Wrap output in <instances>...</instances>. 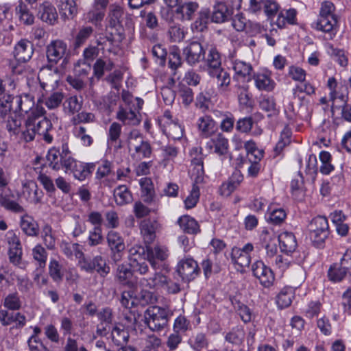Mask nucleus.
Segmentation results:
<instances>
[{
	"label": "nucleus",
	"instance_id": "ea45409f",
	"mask_svg": "<svg viewBox=\"0 0 351 351\" xmlns=\"http://www.w3.org/2000/svg\"><path fill=\"white\" fill-rule=\"evenodd\" d=\"M82 104V98H78L77 96L69 97L63 103L64 110L69 114L73 115L81 110Z\"/></svg>",
	"mask_w": 351,
	"mask_h": 351
},
{
	"label": "nucleus",
	"instance_id": "f704fd0d",
	"mask_svg": "<svg viewBox=\"0 0 351 351\" xmlns=\"http://www.w3.org/2000/svg\"><path fill=\"white\" fill-rule=\"evenodd\" d=\"M141 187V197L143 201L150 204L154 201V189L152 180L149 178H143L140 180Z\"/></svg>",
	"mask_w": 351,
	"mask_h": 351
},
{
	"label": "nucleus",
	"instance_id": "69168bd1",
	"mask_svg": "<svg viewBox=\"0 0 351 351\" xmlns=\"http://www.w3.org/2000/svg\"><path fill=\"white\" fill-rule=\"evenodd\" d=\"M165 131L173 139H180L183 135V129L181 125L173 121L167 123Z\"/></svg>",
	"mask_w": 351,
	"mask_h": 351
},
{
	"label": "nucleus",
	"instance_id": "473e14b6",
	"mask_svg": "<svg viewBox=\"0 0 351 351\" xmlns=\"http://www.w3.org/2000/svg\"><path fill=\"white\" fill-rule=\"evenodd\" d=\"M178 223L181 229L188 234H196L199 231V226L195 219L189 215L180 217Z\"/></svg>",
	"mask_w": 351,
	"mask_h": 351
},
{
	"label": "nucleus",
	"instance_id": "20e7f679",
	"mask_svg": "<svg viewBox=\"0 0 351 351\" xmlns=\"http://www.w3.org/2000/svg\"><path fill=\"white\" fill-rule=\"evenodd\" d=\"M130 151L133 150V158L140 159L149 158L152 154V147L148 141H145L143 134L137 130H132L128 138Z\"/></svg>",
	"mask_w": 351,
	"mask_h": 351
},
{
	"label": "nucleus",
	"instance_id": "39448f33",
	"mask_svg": "<svg viewBox=\"0 0 351 351\" xmlns=\"http://www.w3.org/2000/svg\"><path fill=\"white\" fill-rule=\"evenodd\" d=\"M8 180L4 171L0 167V206L5 210L14 213H22L25 208L18 202L13 200L14 194L10 189H6Z\"/></svg>",
	"mask_w": 351,
	"mask_h": 351
},
{
	"label": "nucleus",
	"instance_id": "8fccbe9b",
	"mask_svg": "<svg viewBox=\"0 0 351 351\" xmlns=\"http://www.w3.org/2000/svg\"><path fill=\"white\" fill-rule=\"evenodd\" d=\"M343 270L339 263H334L328 269V276L329 280L335 282L343 280V279L348 276Z\"/></svg>",
	"mask_w": 351,
	"mask_h": 351
},
{
	"label": "nucleus",
	"instance_id": "79ce46f5",
	"mask_svg": "<svg viewBox=\"0 0 351 351\" xmlns=\"http://www.w3.org/2000/svg\"><path fill=\"white\" fill-rule=\"evenodd\" d=\"M3 306L8 310L18 311L22 306V302L17 291L8 294L3 301Z\"/></svg>",
	"mask_w": 351,
	"mask_h": 351
},
{
	"label": "nucleus",
	"instance_id": "c85d7f7f",
	"mask_svg": "<svg viewBox=\"0 0 351 351\" xmlns=\"http://www.w3.org/2000/svg\"><path fill=\"white\" fill-rule=\"evenodd\" d=\"M40 18L50 25H54L58 19V14L54 6L48 2L40 5L39 8Z\"/></svg>",
	"mask_w": 351,
	"mask_h": 351
},
{
	"label": "nucleus",
	"instance_id": "2eb2a0df",
	"mask_svg": "<svg viewBox=\"0 0 351 351\" xmlns=\"http://www.w3.org/2000/svg\"><path fill=\"white\" fill-rule=\"evenodd\" d=\"M34 45L27 39L20 40L15 45L13 55L18 62H27L34 53Z\"/></svg>",
	"mask_w": 351,
	"mask_h": 351
},
{
	"label": "nucleus",
	"instance_id": "f3484780",
	"mask_svg": "<svg viewBox=\"0 0 351 351\" xmlns=\"http://www.w3.org/2000/svg\"><path fill=\"white\" fill-rule=\"evenodd\" d=\"M161 226L160 223L155 219L150 218L141 221L140 223V230L143 239L146 243H152L155 238L156 234L160 231Z\"/></svg>",
	"mask_w": 351,
	"mask_h": 351
},
{
	"label": "nucleus",
	"instance_id": "a18cd8bd",
	"mask_svg": "<svg viewBox=\"0 0 351 351\" xmlns=\"http://www.w3.org/2000/svg\"><path fill=\"white\" fill-rule=\"evenodd\" d=\"M293 292L291 287L282 289L277 295L276 303L279 308H284L291 305Z\"/></svg>",
	"mask_w": 351,
	"mask_h": 351
},
{
	"label": "nucleus",
	"instance_id": "cd10ccee",
	"mask_svg": "<svg viewBox=\"0 0 351 351\" xmlns=\"http://www.w3.org/2000/svg\"><path fill=\"white\" fill-rule=\"evenodd\" d=\"M230 16V12L227 5L222 2L215 5L212 14H210V21L215 23H221L226 21Z\"/></svg>",
	"mask_w": 351,
	"mask_h": 351
},
{
	"label": "nucleus",
	"instance_id": "774afa93",
	"mask_svg": "<svg viewBox=\"0 0 351 351\" xmlns=\"http://www.w3.org/2000/svg\"><path fill=\"white\" fill-rule=\"evenodd\" d=\"M13 96L11 95H4L0 97V117L5 116L12 109Z\"/></svg>",
	"mask_w": 351,
	"mask_h": 351
},
{
	"label": "nucleus",
	"instance_id": "3c124183",
	"mask_svg": "<svg viewBox=\"0 0 351 351\" xmlns=\"http://www.w3.org/2000/svg\"><path fill=\"white\" fill-rule=\"evenodd\" d=\"M337 22L335 16H319L316 23V27L319 30L329 32L332 30L334 26L337 24Z\"/></svg>",
	"mask_w": 351,
	"mask_h": 351
},
{
	"label": "nucleus",
	"instance_id": "393cba45",
	"mask_svg": "<svg viewBox=\"0 0 351 351\" xmlns=\"http://www.w3.org/2000/svg\"><path fill=\"white\" fill-rule=\"evenodd\" d=\"M23 214L21 217L20 226L23 232L30 237H35L38 234L39 227L34 219L27 215L25 210L22 213Z\"/></svg>",
	"mask_w": 351,
	"mask_h": 351
},
{
	"label": "nucleus",
	"instance_id": "4d7b16f0",
	"mask_svg": "<svg viewBox=\"0 0 351 351\" xmlns=\"http://www.w3.org/2000/svg\"><path fill=\"white\" fill-rule=\"evenodd\" d=\"M79 247L80 245L77 243L63 242L61 244V250L65 256H66L68 258H70L75 253L77 257L78 255H80V256H78L80 260L82 256H84V254Z\"/></svg>",
	"mask_w": 351,
	"mask_h": 351
},
{
	"label": "nucleus",
	"instance_id": "9d476101",
	"mask_svg": "<svg viewBox=\"0 0 351 351\" xmlns=\"http://www.w3.org/2000/svg\"><path fill=\"white\" fill-rule=\"evenodd\" d=\"M253 275L259 280L262 286L269 288L273 285L275 277L272 270L261 261L252 264Z\"/></svg>",
	"mask_w": 351,
	"mask_h": 351
},
{
	"label": "nucleus",
	"instance_id": "58836bf2",
	"mask_svg": "<svg viewBox=\"0 0 351 351\" xmlns=\"http://www.w3.org/2000/svg\"><path fill=\"white\" fill-rule=\"evenodd\" d=\"M208 74L216 79L217 85L221 88L227 87L230 83V74L221 67L209 71Z\"/></svg>",
	"mask_w": 351,
	"mask_h": 351
},
{
	"label": "nucleus",
	"instance_id": "49530a36",
	"mask_svg": "<svg viewBox=\"0 0 351 351\" xmlns=\"http://www.w3.org/2000/svg\"><path fill=\"white\" fill-rule=\"evenodd\" d=\"M297 12L295 9H289L284 13L281 11L277 17L276 25L278 27L282 28L285 26L286 23L289 24H295L296 20Z\"/></svg>",
	"mask_w": 351,
	"mask_h": 351
},
{
	"label": "nucleus",
	"instance_id": "72a5a7b5",
	"mask_svg": "<svg viewBox=\"0 0 351 351\" xmlns=\"http://www.w3.org/2000/svg\"><path fill=\"white\" fill-rule=\"evenodd\" d=\"M204 60H206L208 71L221 67V55L215 46H212L208 49L207 56H205Z\"/></svg>",
	"mask_w": 351,
	"mask_h": 351
},
{
	"label": "nucleus",
	"instance_id": "423d86ee",
	"mask_svg": "<svg viewBox=\"0 0 351 351\" xmlns=\"http://www.w3.org/2000/svg\"><path fill=\"white\" fill-rule=\"evenodd\" d=\"M79 267L82 270L88 273L96 271L101 278L107 276L110 271V267L107 264L106 260L101 255L95 256L93 258H88L82 256L79 260Z\"/></svg>",
	"mask_w": 351,
	"mask_h": 351
},
{
	"label": "nucleus",
	"instance_id": "864d4df0",
	"mask_svg": "<svg viewBox=\"0 0 351 351\" xmlns=\"http://www.w3.org/2000/svg\"><path fill=\"white\" fill-rule=\"evenodd\" d=\"M32 256L35 261L38 262L40 269H44L46 265L47 252L41 245H36L32 250Z\"/></svg>",
	"mask_w": 351,
	"mask_h": 351
},
{
	"label": "nucleus",
	"instance_id": "a211bd4d",
	"mask_svg": "<svg viewBox=\"0 0 351 351\" xmlns=\"http://www.w3.org/2000/svg\"><path fill=\"white\" fill-rule=\"evenodd\" d=\"M206 148L219 156H224L228 152V141L221 133H217L206 142Z\"/></svg>",
	"mask_w": 351,
	"mask_h": 351
},
{
	"label": "nucleus",
	"instance_id": "f03ea898",
	"mask_svg": "<svg viewBox=\"0 0 351 351\" xmlns=\"http://www.w3.org/2000/svg\"><path fill=\"white\" fill-rule=\"evenodd\" d=\"M140 285L144 288L156 291L164 290L169 294H176L181 290L178 283L173 282L166 275L158 271H156L152 277L141 278Z\"/></svg>",
	"mask_w": 351,
	"mask_h": 351
},
{
	"label": "nucleus",
	"instance_id": "680f3d73",
	"mask_svg": "<svg viewBox=\"0 0 351 351\" xmlns=\"http://www.w3.org/2000/svg\"><path fill=\"white\" fill-rule=\"evenodd\" d=\"M243 339L244 332L239 328H232V330L228 332L225 336L226 341L235 345H239L241 343Z\"/></svg>",
	"mask_w": 351,
	"mask_h": 351
},
{
	"label": "nucleus",
	"instance_id": "6e6552de",
	"mask_svg": "<svg viewBox=\"0 0 351 351\" xmlns=\"http://www.w3.org/2000/svg\"><path fill=\"white\" fill-rule=\"evenodd\" d=\"M182 55L185 62L193 66L204 60L206 51L199 42L191 41L183 49Z\"/></svg>",
	"mask_w": 351,
	"mask_h": 351
},
{
	"label": "nucleus",
	"instance_id": "dca6fc26",
	"mask_svg": "<svg viewBox=\"0 0 351 351\" xmlns=\"http://www.w3.org/2000/svg\"><path fill=\"white\" fill-rule=\"evenodd\" d=\"M133 110L132 106L119 105L116 114V118L123 125L136 126L141 123V115Z\"/></svg>",
	"mask_w": 351,
	"mask_h": 351
},
{
	"label": "nucleus",
	"instance_id": "aec40b11",
	"mask_svg": "<svg viewBox=\"0 0 351 351\" xmlns=\"http://www.w3.org/2000/svg\"><path fill=\"white\" fill-rule=\"evenodd\" d=\"M34 97L29 94L13 97L12 110L15 112L29 114L34 108Z\"/></svg>",
	"mask_w": 351,
	"mask_h": 351
},
{
	"label": "nucleus",
	"instance_id": "37998d69",
	"mask_svg": "<svg viewBox=\"0 0 351 351\" xmlns=\"http://www.w3.org/2000/svg\"><path fill=\"white\" fill-rule=\"evenodd\" d=\"M49 274L51 279L57 283L63 280L62 265L56 259L51 258L49 264Z\"/></svg>",
	"mask_w": 351,
	"mask_h": 351
},
{
	"label": "nucleus",
	"instance_id": "e2e57ef3",
	"mask_svg": "<svg viewBox=\"0 0 351 351\" xmlns=\"http://www.w3.org/2000/svg\"><path fill=\"white\" fill-rule=\"evenodd\" d=\"M122 130V125L118 122L110 124L108 133V143L112 144L119 139Z\"/></svg>",
	"mask_w": 351,
	"mask_h": 351
},
{
	"label": "nucleus",
	"instance_id": "09e8293b",
	"mask_svg": "<svg viewBox=\"0 0 351 351\" xmlns=\"http://www.w3.org/2000/svg\"><path fill=\"white\" fill-rule=\"evenodd\" d=\"M64 99V94L60 91L51 93L44 101V104L49 110H55L60 106Z\"/></svg>",
	"mask_w": 351,
	"mask_h": 351
},
{
	"label": "nucleus",
	"instance_id": "de8ad7c7",
	"mask_svg": "<svg viewBox=\"0 0 351 351\" xmlns=\"http://www.w3.org/2000/svg\"><path fill=\"white\" fill-rule=\"evenodd\" d=\"M188 342L195 351H201L202 349L206 348L208 345L206 335L202 332L192 335Z\"/></svg>",
	"mask_w": 351,
	"mask_h": 351
},
{
	"label": "nucleus",
	"instance_id": "4be33fe9",
	"mask_svg": "<svg viewBox=\"0 0 351 351\" xmlns=\"http://www.w3.org/2000/svg\"><path fill=\"white\" fill-rule=\"evenodd\" d=\"M168 256L167 247L159 245L154 247L147 245V260L154 269H158L157 261H164Z\"/></svg>",
	"mask_w": 351,
	"mask_h": 351
},
{
	"label": "nucleus",
	"instance_id": "b1692460",
	"mask_svg": "<svg viewBox=\"0 0 351 351\" xmlns=\"http://www.w3.org/2000/svg\"><path fill=\"white\" fill-rule=\"evenodd\" d=\"M132 276L133 271L130 265L120 264L117 267L114 279L122 286L132 287L133 285L132 281Z\"/></svg>",
	"mask_w": 351,
	"mask_h": 351
},
{
	"label": "nucleus",
	"instance_id": "c756f323",
	"mask_svg": "<svg viewBox=\"0 0 351 351\" xmlns=\"http://www.w3.org/2000/svg\"><path fill=\"white\" fill-rule=\"evenodd\" d=\"M123 15L124 11L123 8L116 4L111 5L108 14L110 27L114 28L121 27Z\"/></svg>",
	"mask_w": 351,
	"mask_h": 351
},
{
	"label": "nucleus",
	"instance_id": "412c9836",
	"mask_svg": "<svg viewBox=\"0 0 351 351\" xmlns=\"http://www.w3.org/2000/svg\"><path fill=\"white\" fill-rule=\"evenodd\" d=\"M95 165L94 163L83 164L77 162L73 158L71 168H66L65 173L71 171L73 173V176L79 180H84L89 176L95 169Z\"/></svg>",
	"mask_w": 351,
	"mask_h": 351
},
{
	"label": "nucleus",
	"instance_id": "f8f14e48",
	"mask_svg": "<svg viewBox=\"0 0 351 351\" xmlns=\"http://www.w3.org/2000/svg\"><path fill=\"white\" fill-rule=\"evenodd\" d=\"M67 45L60 40L51 41L47 47V58L50 66L56 64L67 53Z\"/></svg>",
	"mask_w": 351,
	"mask_h": 351
},
{
	"label": "nucleus",
	"instance_id": "0eeeda50",
	"mask_svg": "<svg viewBox=\"0 0 351 351\" xmlns=\"http://www.w3.org/2000/svg\"><path fill=\"white\" fill-rule=\"evenodd\" d=\"M309 230L310 237L313 243L320 246L329 235V226L326 217L317 216L311 221Z\"/></svg>",
	"mask_w": 351,
	"mask_h": 351
},
{
	"label": "nucleus",
	"instance_id": "a19ab883",
	"mask_svg": "<svg viewBox=\"0 0 351 351\" xmlns=\"http://www.w3.org/2000/svg\"><path fill=\"white\" fill-rule=\"evenodd\" d=\"M16 13L19 16L20 21L24 25H30L34 23V16L23 2L20 1L19 5L16 6Z\"/></svg>",
	"mask_w": 351,
	"mask_h": 351
},
{
	"label": "nucleus",
	"instance_id": "5701e85b",
	"mask_svg": "<svg viewBox=\"0 0 351 351\" xmlns=\"http://www.w3.org/2000/svg\"><path fill=\"white\" fill-rule=\"evenodd\" d=\"M233 69L235 72L234 79L241 82H249L251 80L252 66L250 63L235 60L233 62Z\"/></svg>",
	"mask_w": 351,
	"mask_h": 351
},
{
	"label": "nucleus",
	"instance_id": "6e6d98bb",
	"mask_svg": "<svg viewBox=\"0 0 351 351\" xmlns=\"http://www.w3.org/2000/svg\"><path fill=\"white\" fill-rule=\"evenodd\" d=\"M93 32V29L91 27H83L81 28L75 36L73 43L74 49H76L80 48L82 45H84Z\"/></svg>",
	"mask_w": 351,
	"mask_h": 351
},
{
	"label": "nucleus",
	"instance_id": "a878e982",
	"mask_svg": "<svg viewBox=\"0 0 351 351\" xmlns=\"http://www.w3.org/2000/svg\"><path fill=\"white\" fill-rule=\"evenodd\" d=\"M278 241L281 251L287 254L293 252L298 246L295 237L292 232H282L278 236Z\"/></svg>",
	"mask_w": 351,
	"mask_h": 351
},
{
	"label": "nucleus",
	"instance_id": "4c0bfd02",
	"mask_svg": "<svg viewBox=\"0 0 351 351\" xmlns=\"http://www.w3.org/2000/svg\"><path fill=\"white\" fill-rule=\"evenodd\" d=\"M253 78L255 85L259 90L271 91L275 86V82L267 75L257 73L254 75Z\"/></svg>",
	"mask_w": 351,
	"mask_h": 351
},
{
	"label": "nucleus",
	"instance_id": "13d9d810",
	"mask_svg": "<svg viewBox=\"0 0 351 351\" xmlns=\"http://www.w3.org/2000/svg\"><path fill=\"white\" fill-rule=\"evenodd\" d=\"M244 147L247 152V158L251 157L252 158H255L261 160L263 158V151L257 149L256 144L254 141L250 140L245 142Z\"/></svg>",
	"mask_w": 351,
	"mask_h": 351
},
{
	"label": "nucleus",
	"instance_id": "603ef678",
	"mask_svg": "<svg viewBox=\"0 0 351 351\" xmlns=\"http://www.w3.org/2000/svg\"><path fill=\"white\" fill-rule=\"evenodd\" d=\"M231 302L234 308L238 312L241 319L245 323L250 322L252 317L249 308L235 298L232 299Z\"/></svg>",
	"mask_w": 351,
	"mask_h": 351
},
{
	"label": "nucleus",
	"instance_id": "4468645a",
	"mask_svg": "<svg viewBox=\"0 0 351 351\" xmlns=\"http://www.w3.org/2000/svg\"><path fill=\"white\" fill-rule=\"evenodd\" d=\"M254 250L252 243L245 244L242 248L234 247L231 252V259L234 264L238 265L241 268L248 267L251 262L250 253Z\"/></svg>",
	"mask_w": 351,
	"mask_h": 351
},
{
	"label": "nucleus",
	"instance_id": "e433bc0d",
	"mask_svg": "<svg viewBox=\"0 0 351 351\" xmlns=\"http://www.w3.org/2000/svg\"><path fill=\"white\" fill-rule=\"evenodd\" d=\"M112 341L117 346H123L129 339V332L123 325L115 326L111 332Z\"/></svg>",
	"mask_w": 351,
	"mask_h": 351
},
{
	"label": "nucleus",
	"instance_id": "bf43d9fd",
	"mask_svg": "<svg viewBox=\"0 0 351 351\" xmlns=\"http://www.w3.org/2000/svg\"><path fill=\"white\" fill-rule=\"evenodd\" d=\"M259 106L263 110L269 112V117L276 115L278 113V110L276 107L275 99L272 97H264L260 101Z\"/></svg>",
	"mask_w": 351,
	"mask_h": 351
},
{
	"label": "nucleus",
	"instance_id": "052dcab7",
	"mask_svg": "<svg viewBox=\"0 0 351 351\" xmlns=\"http://www.w3.org/2000/svg\"><path fill=\"white\" fill-rule=\"evenodd\" d=\"M129 253L130 263L147 258V245L145 247L141 245H134L130 249Z\"/></svg>",
	"mask_w": 351,
	"mask_h": 351
},
{
	"label": "nucleus",
	"instance_id": "f257e3e1",
	"mask_svg": "<svg viewBox=\"0 0 351 351\" xmlns=\"http://www.w3.org/2000/svg\"><path fill=\"white\" fill-rule=\"evenodd\" d=\"M173 312L167 307L151 306L145 311V323L152 331H161L168 324Z\"/></svg>",
	"mask_w": 351,
	"mask_h": 351
},
{
	"label": "nucleus",
	"instance_id": "7ed1b4c3",
	"mask_svg": "<svg viewBox=\"0 0 351 351\" xmlns=\"http://www.w3.org/2000/svg\"><path fill=\"white\" fill-rule=\"evenodd\" d=\"M45 109L37 105L29 114L30 118L33 119L32 122H34L36 135L40 136L46 143H51L53 141V136L49 132L51 130L53 125L51 121L45 117Z\"/></svg>",
	"mask_w": 351,
	"mask_h": 351
},
{
	"label": "nucleus",
	"instance_id": "7c9ffc66",
	"mask_svg": "<svg viewBox=\"0 0 351 351\" xmlns=\"http://www.w3.org/2000/svg\"><path fill=\"white\" fill-rule=\"evenodd\" d=\"M58 7L60 16L64 19H73L77 12L76 3L73 0H60Z\"/></svg>",
	"mask_w": 351,
	"mask_h": 351
},
{
	"label": "nucleus",
	"instance_id": "1a4fd4ad",
	"mask_svg": "<svg viewBox=\"0 0 351 351\" xmlns=\"http://www.w3.org/2000/svg\"><path fill=\"white\" fill-rule=\"evenodd\" d=\"M108 245L111 251V258L114 263H117L122 259L123 253L125 245L123 238L121 234L113 230L108 232L106 236Z\"/></svg>",
	"mask_w": 351,
	"mask_h": 351
},
{
	"label": "nucleus",
	"instance_id": "9b49d317",
	"mask_svg": "<svg viewBox=\"0 0 351 351\" xmlns=\"http://www.w3.org/2000/svg\"><path fill=\"white\" fill-rule=\"evenodd\" d=\"M197 263L193 258L181 260L177 266V271L183 281L189 282L195 279L199 273Z\"/></svg>",
	"mask_w": 351,
	"mask_h": 351
},
{
	"label": "nucleus",
	"instance_id": "2f4dec72",
	"mask_svg": "<svg viewBox=\"0 0 351 351\" xmlns=\"http://www.w3.org/2000/svg\"><path fill=\"white\" fill-rule=\"evenodd\" d=\"M197 126L202 136L208 137L215 132V122L210 117L205 115L199 118Z\"/></svg>",
	"mask_w": 351,
	"mask_h": 351
},
{
	"label": "nucleus",
	"instance_id": "bb28decb",
	"mask_svg": "<svg viewBox=\"0 0 351 351\" xmlns=\"http://www.w3.org/2000/svg\"><path fill=\"white\" fill-rule=\"evenodd\" d=\"M33 119L30 118L28 114L27 119L25 121L24 124L21 126L17 136L21 141L25 143H29L35 138L36 134L35 132V128Z\"/></svg>",
	"mask_w": 351,
	"mask_h": 351
},
{
	"label": "nucleus",
	"instance_id": "6ab92c4d",
	"mask_svg": "<svg viewBox=\"0 0 351 351\" xmlns=\"http://www.w3.org/2000/svg\"><path fill=\"white\" fill-rule=\"evenodd\" d=\"M199 8V4L196 1H185L181 0L174 10L178 19L182 21H191Z\"/></svg>",
	"mask_w": 351,
	"mask_h": 351
},
{
	"label": "nucleus",
	"instance_id": "c9c22d12",
	"mask_svg": "<svg viewBox=\"0 0 351 351\" xmlns=\"http://www.w3.org/2000/svg\"><path fill=\"white\" fill-rule=\"evenodd\" d=\"M114 197L117 205L123 206L132 201V195L125 185H120L114 191Z\"/></svg>",
	"mask_w": 351,
	"mask_h": 351
},
{
	"label": "nucleus",
	"instance_id": "c03bdc74",
	"mask_svg": "<svg viewBox=\"0 0 351 351\" xmlns=\"http://www.w3.org/2000/svg\"><path fill=\"white\" fill-rule=\"evenodd\" d=\"M210 12L205 9L199 12L198 17L192 24L191 28L193 31L202 32L207 28V25L210 19Z\"/></svg>",
	"mask_w": 351,
	"mask_h": 351
},
{
	"label": "nucleus",
	"instance_id": "5fc2aeb1",
	"mask_svg": "<svg viewBox=\"0 0 351 351\" xmlns=\"http://www.w3.org/2000/svg\"><path fill=\"white\" fill-rule=\"evenodd\" d=\"M23 186H26L27 189L32 191V195L26 196V199L31 203L37 204L40 202L43 197V191L38 189V186L35 182H30L25 183Z\"/></svg>",
	"mask_w": 351,
	"mask_h": 351
},
{
	"label": "nucleus",
	"instance_id": "ddd939ff",
	"mask_svg": "<svg viewBox=\"0 0 351 351\" xmlns=\"http://www.w3.org/2000/svg\"><path fill=\"white\" fill-rule=\"evenodd\" d=\"M48 165L53 170L60 171L66 168H71L73 158H70L65 154L60 155V152L55 148L50 149L47 155Z\"/></svg>",
	"mask_w": 351,
	"mask_h": 351
},
{
	"label": "nucleus",
	"instance_id": "0e129e2a",
	"mask_svg": "<svg viewBox=\"0 0 351 351\" xmlns=\"http://www.w3.org/2000/svg\"><path fill=\"white\" fill-rule=\"evenodd\" d=\"M91 70V66L90 63H87L84 60L77 61L73 69L74 75L81 78L86 77Z\"/></svg>",
	"mask_w": 351,
	"mask_h": 351
},
{
	"label": "nucleus",
	"instance_id": "338daca9",
	"mask_svg": "<svg viewBox=\"0 0 351 351\" xmlns=\"http://www.w3.org/2000/svg\"><path fill=\"white\" fill-rule=\"evenodd\" d=\"M104 238L102 236L101 228L95 226L92 230L90 231L88 243L90 246L93 247L101 244L103 242Z\"/></svg>",
	"mask_w": 351,
	"mask_h": 351
}]
</instances>
